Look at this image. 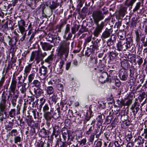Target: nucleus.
<instances>
[{"label":"nucleus","mask_w":147,"mask_h":147,"mask_svg":"<svg viewBox=\"0 0 147 147\" xmlns=\"http://www.w3.org/2000/svg\"><path fill=\"white\" fill-rule=\"evenodd\" d=\"M55 71L57 74H59L63 72V69L60 67L57 68L56 67L54 68Z\"/></svg>","instance_id":"obj_59"},{"label":"nucleus","mask_w":147,"mask_h":147,"mask_svg":"<svg viewBox=\"0 0 147 147\" xmlns=\"http://www.w3.org/2000/svg\"><path fill=\"white\" fill-rule=\"evenodd\" d=\"M70 25L68 24L66 25L65 29L64 31V34L63 36L64 38H65L67 34L70 31Z\"/></svg>","instance_id":"obj_38"},{"label":"nucleus","mask_w":147,"mask_h":147,"mask_svg":"<svg viewBox=\"0 0 147 147\" xmlns=\"http://www.w3.org/2000/svg\"><path fill=\"white\" fill-rule=\"evenodd\" d=\"M40 105L39 106L40 109L42 108L44 113L48 112L49 109V104L46 103V99L42 98L40 99Z\"/></svg>","instance_id":"obj_7"},{"label":"nucleus","mask_w":147,"mask_h":147,"mask_svg":"<svg viewBox=\"0 0 147 147\" xmlns=\"http://www.w3.org/2000/svg\"><path fill=\"white\" fill-rule=\"evenodd\" d=\"M137 0H129L127 2H125V5L129 7V9L130 10L132 8L134 3L136 2Z\"/></svg>","instance_id":"obj_25"},{"label":"nucleus","mask_w":147,"mask_h":147,"mask_svg":"<svg viewBox=\"0 0 147 147\" xmlns=\"http://www.w3.org/2000/svg\"><path fill=\"white\" fill-rule=\"evenodd\" d=\"M135 101L133 104L132 105L130 109L131 110H135V109L136 111H138L140 109V104L138 102V100L137 98H136L135 99Z\"/></svg>","instance_id":"obj_20"},{"label":"nucleus","mask_w":147,"mask_h":147,"mask_svg":"<svg viewBox=\"0 0 147 147\" xmlns=\"http://www.w3.org/2000/svg\"><path fill=\"white\" fill-rule=\"evenodd\" d=\"M35 75L34 73H32L29 75L28 76V80L29 83L31 82L32 80L34 79Z\"/></svg>","instance_id":"obj_52"},{"label":"nucleus","mask_w":147,"mask_h":147,"mask_svg":"<svg viewBox=\"0 0 147 147\" xmlns=\"http://www.w3.org/2000/svg\"><path fill=\"white\" fill-rule=\"evenodd\" d=\"M94 129V127L93 126L90 127L88 130L86 131V134L88 136L91 133H92V132Z\"/></svg>","instance_id":"obj_55"},{"label":"nucleus","mask_w":147,"mask_h":147,"mask_svg":"<svg viewBox=\"0 0 147 147\" xmlns=\"http://www.w3.org/2000/svg\"><path fill=\"white\" fill-rule=\"evenodd\" d=\"M97 67L98 71L100 72H103V71L105 67V65L103 64L102 63L101 60H99L98 64L97 65Z\"/></svg>","instance_id":"obj_24"},{"label":"nucleus","mask_w":147,"mask_h":147,"mask_svg":"<svg viewBox=\"0 0 147 147\" xmlns=\"http://www.w3.org/2000/svg\"><path fill=\"white\" fill-rule=\"evenodd\" d=\"M5 109H4L3 110H1V109H0V115H3L4 114L5 115V118H6V117L7 116H8V114H7V113L5 111Z\"/></svg>","instance_id":"obj_57"},{"label":"nucleus","mask_w":147,"mask_h":147,"mask_svg":"<svg viewBox=\"0 0 147 147\" xmlns=\"http://www.w3.org/2000/svg\"><path fill=\"white\" fill-rule=\"evenodd\" d=\"M60 111L59 110H57V111H55L54 112V113L52 115L54 119H57L60 116Z\"/></svg>","instance_id":"obj_41"},{"label":"nucleus","mask_w":147,"mask_h":147,"mask_svg":"<svg viewBox=\"0 0 147 147\" xmlns=\"http://www.w3.org/2000/svg\"><path fill=\"white\" fill-rule=\"evenodd\" d=\"M119 73V76L121 80L125 81L127 80L128 76L127 72L125 70L121 69Z\"/></svg>","instance_id":"obj_13"},{"label":"nucleus","mask_w":147,"mask_h":147,"mask_svg":"<svg viewBox=\"0 0 147 147\" xmlns=\"http://www.w3.org/2000/svg\"><path fill=\"white\" fill-rule=\"evenodd\" d=\"M48 71L47 67L44 65H42L39 69V73L40 74V76L43 75L44 76H47V75Z\"/></svg>","instance_id":"obj_19"},{"label":"nucleus","mask_w":147,"mask_h":147,"mask_svg":"<svg viewBox=\"0 0 147 147\" xmlns=\"http://www.w3.org/2000/svg\"><path fill=\"white\" fill-rule=\"evenodd\" d=\"M116 39L115 37L112 38L111 36V38L109 39L108 40L107 42V46L110 47L113 45H114Z\"/></svg>","instance_id":"obj_29"},{"label":"nucleus","mask_w":147,"mask_h":147,"mask_svg":"<svg viewBox=\"0 0 147 147\" xmlns=\"http://www.w3.org/2000/svg\"><path fill=\"white\" fill-rule=\"evenodd\" d=\"M121 66L123 68H127L128 67V62L127 61L122 62L121 63Z\"/></svg>","instance_id":"obj_62"},{"label":"nucleus","mask_w":147,"mask_h":147,"mask_svg":"<svg viewBox=\"0 0 147 147\" xmlns=\"http://www.w3.org/2000/svg\"><path fill=\"white\" fill-rule=\"evenodd\" d=\"M118 54L115 51L110 52L109 53V60H113L116 58Z\"/></svg>","instance_id":"obj_26"},{"label":"nucleus","mask_w":147,"mask_h":147,"mask_svg":"<svg viewBox=\"0 0 147 147\" xmlns=\"http://www.w3.org/2000/svg\"><path fill=\"white\" fill-rule=\"evenodd\" d=\"M135 55H129L128 56V59L129 61L130 62H132L133 61L135 62L136 61Z\"/></svg>","instance_id":"obj_44"},{"label":"nucleus","mask_w":147,"mask_h":147,"mask_svg":"<svg viewBox=\"0 0 147 147\" xmlns=\"http://www.w3.org/2000/svg\"><path fill=\"white\" fill-rule=\"evenodd\" d=\"M95 133H92L90 136L89 139V142L91 144L93 143Z\"/></svg>","instance_id":"obj_54"},{"label":"nucleus","mask_w":147,"mask_h":147,"mask_svg":"<svg viewBox=\"0 0 147 147\" xmlns=\"http://www.w3.org/2000/svg\"><path fill=\"white\" fill-rule=\"evenodd\" d=\"M135 70V69L134 66H131L129 69L130 77L131 79L133 80L134 78V72Z\"/></svg>","instance_id":"obj_34"},{"label":"nucleus","mask_w":147,"mask_h":147,"mask_svg":"<svg viewBox=\"0 0 147 147\" xmlns=\"http://www.w3.org/2000/svg\"><path fill=\"white\" fill-rule=\"evenodd\" d=\"M80 26V25H78L76 24H74L73 26L71 28V32L73 34H75L77 32Z\"/></svg>","instance_id":"obj_27"},{"label":"nucleus","mask_w":147,"mask_h":147,"mask_svg":"<svg viewBox=\"0 0 147 147\" xmlns=\"http://www.w3.org/2000/svg\"><path fill=\"white\" fill-rule=\"evenodd\" d=\"M70 42L67 40L61 41L57 50L58 55L60 57L66 59L67 57L69 50Z\"/></svg>","instance_id":"obj_2"},{"label":"nucleus","mask_w":147,"mask_h":147,"mask_svg":"<svg viewBox=\"0 0 147 147\" xmlns=\"http://www.w3.org/2000/svg\"><path fill=\"white\" fill-rule=\"evenodd\" d=\"M92 39L93 40L91 42L92 45L90 46V47H91L95 51L97 49H98L99 43L101 39L100 38H97L95 40L94 37H93Z\"/></svg>","instance_id":"obj_11"},{"label":"nucleus","mask_w":147,"mask_h":147,"mask_svg":"<svg viewBox=\"0 0 147 147\" xmlns=\"http://www.w3.org/2000/svg\"><path fill=\"white\" fill-rule=\"evenodd\" d=\"M74 134L71 131L69 130L68 134L67 136L68 138H67V140H65V142L67 144L70 145L71 144V142L73 141L75 137Z\"/></svg>","instance_id":"obj_16"},{"label":"nucleus","mask_w":147,"mask_h":147,"mask_svg":"<svg viewBox=\"0 0 147 147\" xmlns=\"http://www.w3.org/2000/svg\"><path fill=\"white\" fill-rule=\"evenodd\" d=\"M118 36L120 40H123L125 38V33L124 32H120L118 34Z\"/></svg>","instance_id":"obj_45"},{"label":"nucleus","mask_w":147,"mask_h":147,"mask_svg":"<svg viewBox=\"0 0 147 147\" xmlns=\"http://www.w3.org/2000/svg\"><path fill=\"white\" fill-rule=\"evenodd\" d=\"M32 64H29V65H27L25 67L24 69V74L25 76L26 77L28 75V74L29 73L31 69Z\"/></svg>","instance_id":"obj_31"},{"label":"nucleus","mask_w":147,"mask_h":147,"mask_svg":"<svg viewBox=\"0 0 147 147\" xmlns=\"http://www.w3.org/2000/svg\"><path fill=\"white\" fill-rule=\"evenodd\" d=\"M117 50L119 51H125L130 48V43L128 41L124 42L121 41L117 44Z\"/></svg>","instance_id":"obj_5"},{"label":"nucleus","mask_w":147,"mask_h":147,"mask_svg":"<svg viewBox=\"0 0 147 147\" xmlns=\"http://www.w3.org/2000/svg\"><path fill=\"white\" fill-rule=\"evenodd\" d=\"M108 74L107 73L102 74L99 78V81L101 83L103 84L109 81Z\"/></svg>","instance_id":"obj_18"},{"label":"nucleus","mask_w":147,"mask_h":147,"mask_svg":"<svg viewBox=\"0 0 147 147\" xmlns=\"http://www.w3.org/2000/svg\"><path fill=\"white\" fill-rule=\"evenodd\" d=\"M91 116L90 113L89 114L88 112L86 113L85 116V119L86 121H88L89 120Z\"/></svg>","instance_id":"obj_61"},{"label":"nucleus","mask_w":147,"mask_h":147,"mask_svg":"<svg viewBox=\"0 0 147 147\" xmlns=\"http://www.w3.org/2000/svg\"><path fill=\"white\" fill-rule=\"evenodd\" d=\"M51 110L50 112H46L44 113V116L45 119L47 121H50L51 119L53 117L51 113Z\"/></svg>","instance_id":"obj_22"},{"label":"nucleus","mask_w":147,"mask_h":147,"mask_svg":"<svg viewBox=\"0 0 147 147\" xmlns=\"http://www.w3.org/2000/svg\"><path fill=\"white\" fill-rule=\"evenodd\" d=\"M45 90L47 94L49 95L53 94L54 92V89L53 86H47L45 88Z\"/></svg>","instance_id":"obj_32"},{"label":"nucleus","mask_w":147,"mask_h":147,"mask_svg":"<svg viewBox=\"0 0 147 147\" xmlns=\"http://www.w3.org/2000/svg\"><path fill=\"white\" fill-rule=\"evenodd\" d=\"M42 49L44 51L51 50L53 46L49 43L46 42H40Z\"/></svg>","instance_id":"obj_15"},{"label":"nucleus","mask_w":147,"mask_h":147,"mask_svg":"<svg viewBox=\"0 0 147 147\" xmlns=\"http://www.w3.org/2000/svg\"><path fill=\"white\" fill-rule=\"evenodd\" d=\"M51 101H49V104H55L57 102V96L55 95L52 96L51 98Z\"/></svg>","instance_id":"obj_43"},{"label":"nucleus","mask_w":147,"mask_h":147,"mask_svg":"<svg viewBox=\"0 0 147 147\" xmlns=\"http://www.w3.org/2000/svg\"><path fill=\"white\" fill-rule=\"evenodd\" d=\"M18 134L17 131L16 129H12L9 133V134L12 137L16 136Z\"/></svg>","instance_id":"obj_46"},{"label":"nucleus","mask_w":147,"mask_h":147,"mask_svg":"<svg viewBox=\"0 0 147 147\" xmlns=\"http://www.w3.org/2000/svg\"><path fill=\"white\" fill-rule=\"evenodd\" d=\"M59 133H60V132L59 127L56 125L53 127V134L56 137L59 135Z\"/></svg>","instance_id":"obj_28"},{"label":"nucleus","mask_w":147,"mask_h":147,"mask_svg":"<svg viewBox=\"0 0 147 147\" xmlns=\"http://www.w3.org/2000/svg\"><path fill=\"white\" fill-rule=\"evenodd\" d=\"M39 133L41 134L42 137L43 138L47 137V132L46 130L44 127L42 128V129L40 130Z\"/></svg>","instance_id":"obj_40"},{"label":"nucleus","mask_w":147,"mask_h":147,"mask_svg":"<svg viewBox=\"0 0 147 147\" xmlns=\"http://www.w3.org/2000/svg\"><path fill=\"white\" fill-rule=\"evenodd\" d=\"M55 35H53L51 33H49L47 37V39H49L51 38V39H48V40L50 42H52L54 40V36Z\"/></svg>","instance_id":"obj_48"},{"label":"nucleus","mask_w":147,"mask_h":147,"mask_svg":"<svg viewBox=\"0 0 147 147\" xmlns=\"http://www.w3.org/2000/svg\"><path fill=\"white\" fill-rule=\"evenodd\" d=\"M17 81L16 78H13L11 81V85L9 88V91L12 92L14 95L12 96V94H10L11 96V102L13 107L16 105L17 99L18 97L17 94H15V91L17 86Z\"/></svg>","instance_id":"obj_3"},{"label":"nucleus","mask_w":147,"mask_h":147,"mask_svg":"<svg viewBox=\"0 0 147 147\" xmlns=\"http://www.w3.org/2000/svg\"><path fill=\"white\" fill-rule=\"evenodd\" d=\"M92 17L93 19H90L89 23L93 28L94 29L93 33L94 35L98 37L102 32L105 25L104 22H101L100 23H99V22L103 20L105 16L102 11L97 9L93 11Z\"/></svg>","instance_id":"obj_1"},{"label":"nucleus","mask_w":147,"mask_h":147,"mask_svg":"<svg viewBox=\"0 0 147 147\" xmlns=\"http://www.w3.org/2000/svg\"><path fill=\"white\" fill-rule=\"evenodd\" d=\"M144 0H140L136 3L134 7L133 10V12H136L139 10H140L141 11H142V9H141V8L144 6Z\"/></svg>","instance_id":"obj_14"},{"label":"nucleus","mask_w":147,"mask_h":147,"mask_svg":"<svg viewBox=\"0 0 147 147\" xmlns=\"http://www.w3.org/2000/svg\"><path fill=\"white\" fill-rule=\"evenodd\" d=\"M41 51H33L32 53L29 60L30 62L36 61L37 63H38L42 59L40 55Z\"/></svg>","instance_id":"obj_4"},{"label":"nucleus","mask_w":147,"mask_h":147,"mask_svg":"<svg viewBox=\"0 0 147 147\" xmlns=\"http://www.w3.org/2000/svg\"><path fill=\"white\" fill-rule=\"evenodd\" d=\"M53 60V56L52 55H51L45 60V62L50 63L52 62Z\"/></svg>","instance_id":"obj_50"},{"label":"nucleus","mask_w":147,"mask_h":147,"mask_svg":"<svg viewBox=\"0 0 147 147\" xmlns=\"http://www.w3.org/2000/svg\"><path fill=\"white\" fill-rule=\"evenodd\" d=\"M27 122L28 126L30 127H33L34 126V122L31 119H27Z\"/></svg>","instance_id":"obj_49"},{"label":"nucleus","mask_w":147,"mask_h":147,"mask_svg":"<svg viewBox=\"0 0 147 147\" xmlns=\"http://www.w3.org/2000/svg\"><path fill=\"white\" fill-rule=\"evenodd\" d=\"M6 100L5 98H2L0 103V109L2 110L6 108Z\"/></svg>","instance_id":"obj_36"},{"label":"nucleus","mask_w":147,"mask_h":147,"mask_svg":"<svg viewBox=\"0 0 147 147\" xmlns=\"http://www.w3.org/2000/svg\"><path fill=\"white\" fill-rule=\"evenodd\" d=\"M69 130H68L66 128H63L62 129V136L64 141L67 140V137L68 134Z\"/></svg>","instance_id":"obj_23"},{"label":"nucleus","mask_w":147,"mask_h":147,"mask_svg":"<svg viewBox=\"0 0 147 147\" xmlns=\"http://www.w3.org/2000/svg\"><path fill=\"white\" fill-rule=\"evenodd\" d=\"M35 94L36 96L37 97H38L40 96L41 94H42L44 92L43 90H42L40 88H38L36 90H35L34 91Z\"/></svg>","instance_id":"obj_35"},{"label":"nucleus","mask_w":147,"mask_h":147,"mask_svg":"<svg viewBox=\"0 0 147 147\" xmlns=\"http://www.w3.org/2000/svg\"><path fill=\"white\" fill-rule=\"evenodd\" d=\"M102 144V142L100 141L96 140L94 143L95 147H101Z\"/></svg>","instance_id":"obj_53"},{"label":"nucleus","mask_w":147,"mask_h":147,"mask_svg":"<svg viewBox=\"0 0 147 147\" xmlns=\"http://www.w3.org/2000/svg\"><path fill=\"white\" fill-rule=\"evenodd\" d=\"M87 30V29L85 27L82 26L81 28L79 30V32L80 33H82L84 32H86Z\"/></svg>","instance_id":"obj_63"},{"label":"nucleus","mask_w":147,"mask_h":147,"mask_svg":"<svg viewBox=\"0 0 147 147\" xmlns=\"http://www.w3.org/2000/svg\"><path fill=\"white\" fill-rule=\"evenodd\" d=\"M66 24V22L65 20L61 21V23L57 25L56 26V29L57 32H61L62 28Z\"/></svg>","instance_id":"obj_21"},{"label":"nucleus","mask_w":147,"mask_h":147,"mask_svg":"<svg viewBox=\"0 0 147 147\" xmlns=\"http://www.w3.org/2000/svg\"><path fill=\"white\" fill-rule=\"evenodd\" d=\"M127 8L123 6H121L118 12L116 14V17L117 19H121L123 18L127 13Z\"/></svg>","instance_id":"obj_8"},{"label":"nucleus","mask_w":147,"mask_h":147,"mask_svg":"<svg viewBox=\"0 0 147 147\" xmlns=\"http://www.w3.org/2000/svg\"><path fill=\"white\" fill-rule=\"evenodd\" d=\"M14 143L15 144H17L18 142H20L22 140V138H21L19 136H16L14 137Z\"/></svg>","instance_id":"obj_47"},{"label":"nucleus","mask_w":147,"mask_h":147,"mask_svg":"<svg viewBox=\"0 0 147 147\" xmlns=\"http://www.w3.org/2000/svg\"><path fill=\"white\" fill-rule=\"evenodd\" d=\"M102 115L104 117V115H103L102 114H101V113L98 114V115L96 118V120L98 122V124H101L102 122H103V120L102 119ZM104 118L105 117H104Z\"/></svg>","instance_id":"obj_39"},{"label":"nucleus","mask_w":147,"mask_h":147,"mask_svg":"<svg viewBox=\"0 0 147 147\" xmlns=\"http://www.w3.org/2000/svg\"><path fill=\"white\" fill-rule=\"evenodd\" d=\"M32 84L34 86L38 88L41 87V84L40 82L37 80H34Z\"/></svg>","instance_id":"obj_37"},{"label":"nucleus","mask_w":147,"mask_h":147,"mask_svg":"<svg viewBox=\"0 0 147 147\" xmlns=\"http://www.w3.org/2000/svg\"><path fill=\"white\" fill-rule=\"evenodd\" d=\"M17 87L22 93V95H21V98H23L25 97L26 95V90L25 85L22 84V83L21 82H20L19 81L18 84L17 85Z\"/></svg>","instance_id":"obj_9"},{"label":"nucleus","mask_w":147,"mask_h":147,"mask_svg":"<svg viewBox=\"0 0 147 147\" xmlns=\"http://www.w3.org/2000/svg\"><path fill=\"white\" fill-rule=\"evenodd\" d=\"M59 3L53 1L51 3H50L49 6V7L51 9V11L48 9L49 13H47V14L49 15V17L52 15L53 12V10L55 9L57 7L59 6Z\"/></svg>","instance_id":"obj_10"},{"label":"nucleus","mask_w":147,"mask_h":147,"mask_svg":"<svg viewBox=\"0 0 147 147\" xmlns=\"http://www.w3.org/2000/svg\"><path fill=\"white\" fill-rule=\"evenodd\" d=\"M92 35L87 36L85 39V42L86 43H88L90 42L92 40Z\"/></svg>","instance_id":"obj_64"},{"label":"nucleus","mask_w":147,"mask_h":147,"mask_svg":"<svg viewBox=\"0 0 147 147\" xmlns=\"http://www.w3.org/2000/svg\"><path fill=\"white\" fill-rule=\"evenodd\" d=\"M116 102L121 107H122L123 105H124L125 102L123 100H120L118 99L117 100Z\"/></svg>","instance_id":"obj_60"},{"label":"nucleus","mask_w":147,"mask_h":147,"mask_svg":"<svg viewBox=\"0 0 147 147\" xmlns=\"http://www.w3.org/2000/svg\"><path fill=\"white\" fill-rule=\"evenodd\" d=\"M87 140L86 138L82 139H80V140L79 142L80 145L83 146L86 144Z\"/></svg>","instance_id":"obj_51"},{"label":"nucleus","mask_w":147,"mask_h":147,"mask_svg":"<svg viewBox=\"0 0 147 147\" xmlns=\"http://www.w3.org/2000/svg\"><path fill=\"white\" fill-rule=\"evenodd\" d=\"M7 38L9 44L11 46V50H12V51L13 52H15L16 50L15 45L18 41L17 37L14 36L11 38L9 36H8Z\"/></svg>","instance_id":"obj_6"},{"label":"nucleus","mask_w":147,"mask_h":147,"mask_svg":"<svg viewBox=\"0 0 147 147\" xmlns=\"http://www.w3.org/2000/svg\"><path fill=\"white\" fill-rule=\"evenodd\" d=\"M16 111L15 109H11L10 111L9 112L8 117L9 116L11 117H14L16 115Z\"/></svg>","instance_id":"obj_42"},{"label":"nucleus","mask_w":147,"mask_h":147,"mask_svg":"<svg viewBox=\"0 0 147 147\" xmlns=\"http://www.w3.org/2000/svg\"><path fill=\"white\" fill-rule=\"evenodd\" d=\"M19 29L21 34H23L25 30V27H26L25 22L23 20H20L18 22Z\"/></svg>","instance_id":"obj_12"},{"label":"nucleus","mask_w":147,"mask_h":147,"mask_svg":"<svg viewBox=\"0 0 147 147\" xmlns=\"http://www.w3.org/2000/svg\"><path fill=\"white\" fill-rule=\"evenodd\" d=\"M112 30L110 29L106 30L102 33L101 36L102 40H103L104 39L109 37L112 32Z\"/></svg>","instance_id":"obj_17"},{"label":"nucleus","mask_w":147,"mask_h":147,"mask_svg":"<svg viewBox=\"0 0 147 147\" xmlns=\"http://www.w3.org/2000/svg\"><path fill=\"white\" fill-rule=\"evenodd\" d=\"M45 141H41L39 142H38L37 144V147H44Z\"/></svg>","instance_id":"obj_56"},{"label":"nucleus","mask_w":147,"mask_h":147,"mask_svg":"<svg viewBox=\"0 0 147 147\" xmlns=\"http://www.w3.org/2000/svg\"><path fill=\"white\" fill-rule=\"evenodd\" d=\"M13 122L9 121L7 125H5V129L7 131L11 130L13 128Z\"/></svg>","instance_id":"obj_33"},{"label":"nucleus","mask_w":147,"mask_h":147,"mask_svg":"<svg viewBox=\"0 0 147 147\" xmlns=\"http://www.w3.org/2000/svg\"><path fill=\"white\" fill-rule=\"evenodd\" d=\"M95 51L91 47L88 48L85 51V55L88 57H89L92 53H94Z\"/></svg>","instance_id":"obj_30"},{"label":"nucleus","mask_w":147,"mask_h":147,"mask_svg":"<svg viewBox=\"0 0 147 147\" xmlns=\"http://www.w3.org/2000/svg\"><path fill=\"white\" fill-rule=\"evenodd\" d=\"M55 39V44H56L57 45V44L59 43L60 41L61 40V38L58 36H54V40Z\"/></svg>","instance_id":"obj_58"}]
</instances>
